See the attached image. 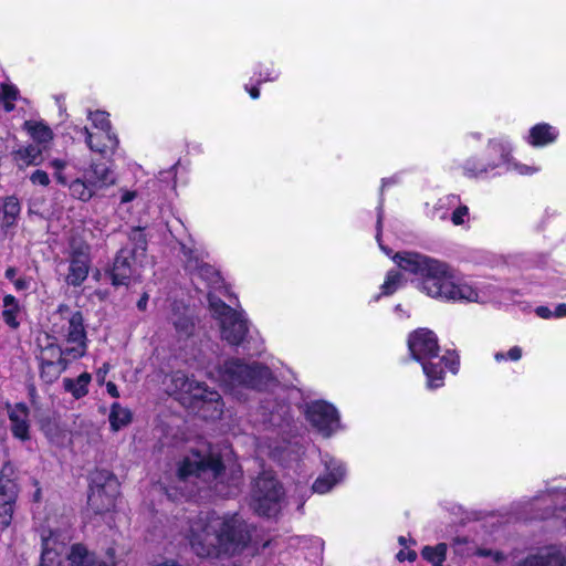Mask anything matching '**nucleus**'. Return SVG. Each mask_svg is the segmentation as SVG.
Masks as SVG:
<instances>
[{"instance_id": "f257e3e1", "label": "nucleus", "mask_w": 566, "mask_h": 566, "mask_svg": "<svg viewBox=\"0 0 566 566\" xmlns=\"http://www.w3.org/2000/svg\"><path fill=\"white\" fill-rule=\"evenodd\" d=\"M181 535L201 558L234 555L245 548L258 551L259 531L239 514L200 513L181 525Z\"/></svg>"}, {"instance_id": "f03ea898", "label": "nucleus", "mask_w": 566, "mask_h": 566, "mask_svg": "<svg viewBox=\"0 0 566 566\" xmlns=\"http://www.w3.org/2000/svg\"><path fill=\"white\" fill-rule=\"evenodd\" d=\"M392 260L399 269L415 276L413 282L419 291L432 298L478 303L489 298L440 260L411 251L396 253Z\"/></svg>"}, {"instance_id": "7ed1b4c3", "label": "nucleus", "mask_w": 566, "mask_h": 566, "mask_svg": "<svg viewBox=\"0 0 566 566\" xmlns=\"http://www.w3.org/2000/svg\"><path fill=\"white\" fill-rule=\"evenodd\" d=\"M240 468L233 467L227 473L220 459L212 453L198 451L186 455L178 464L176 483L166 488V494L172 501L190 494L187 484L208 488L221 496H231L239 491L241 481Z\"/></svg>"}, {"instance_id": "20e7f679", "label": "nucleus", "mask_w": 566, "mask_h": 566, "mask_svg": "<svg viewBox=\"0 0 566 566\" xmlns=\"http://www.w3.org/2000/svg\"><path fill=\"white\" fill-rule=\"evenodd\" d=\"M52 332L60 337L62 346L49 335L40 338L39 363L72 361L83 357L87 350V338L81 312H73L66 305H60L52 315Z\"/></svg>"}, {"instance_id": "39448f33", "label": "nucleus", "mask_w": 566, "mask_h": 566, "mask_svg": "<svg viewBox=\"0 0 566 566\" xmlns=\"http://www.w3.org/2000/svg\"><path fill=\"white\" fill-rule=\"evenodd\" d=\"M408 348L412 358L419 361L427 377V386L436 389L443 386L444 368L457 374L459 369V355L447 352L439 356V344L436 334L428 328H419L408 337Z\"/></svg>"}, {"instance_id": "423d86ee", "label": "nucleus", "mask_w": 566, "mask_h": 566, "mask_svg": "<svg viewBox=\"0 0 566 566\" xmlns=\"http://www.w3.org/2000/svg\"><path fill=\"white\" fill-rule=\"evenodd\" d=\"M167 390L185 406L196 409L205 419H219L223 412L220 395L206 385L189 379L185 373L176 371L169 377Z\"/></svg>"}, {"instance_id": "0eeeda50", "label": "nucleus", "mask_w": 566, "mask_h": 566, "mask_svg": "<svg viewBox=\"0 0 566 566\" xmlns=\"http://www.w3.org/2000/svg\"><path fill=\"white\" fill-rule=\"evenodd\" d=\"M42 543L41 566H64L66 546L74 538L72 517L53 513L38 527Z\"/></svg>"}, {"instance_id": "6e6552de", "label": "nucleus", "mask_w": 566, "mask_h": 566, "mask_svg": "<svg viewBox=\"0 0 566 566\" xmlns=\"http://www.w3.org/2000/svg\"><path fill=\"white\" fill-rule=\"evenodd\" d=\"M211 376L238 399H242L241 389L260 388L272 377L271 370L258 363L243 364L239 359H229L216 369Z\"/></svg>"}, {"instance_id": "1a4fd4ad", "label": "nucleus", "mask_w": 566, "mask_h": 566, "mask_svg": "<svg viewBox=\"0 0 566 566\" xmlns=\"http://www.w3.org/2000/svg\"><path fill=\"white\" fill-rule=\"evenodd\" d=\"M208 300L211 315L219 322L221 338L230 345H240L249 331L244 313L231 308L211 294Z\"/></svg>"}, {"instance_id": "9d476101", "label": "nucleus", "mask_w": 566, "mask_h": 566, "mask_svg": "<svg viewBox=\"0 0 566 566\" xmlns=\"http://www.w3.org/2000/svg\"><path fill=\"white\" fill-rule=\"evenodd\" d=\"M282 500V486L271 473H263L255 480L251 505L259 515H276L281 510Z\"/></svg>"}, {"instance_id": "9b49d317", "label": "nucleus", "mask_w": 566, "mask_h": 566, "mask_svg": "<svg viewBox=\"0 0 566 566\" xmlns=\"http://www.w3.org/2000/svg\"><path fill=\"white\" fill-rule=\"evenodd\" d=\"M108 116V113L103 111L88 112L87 115L93 127L97 132L105 134L106 143L96 140L94 132L90 130L87 127L81 128V133L85 136V144L88 149L106 158L113 156L119 146V139L112 129Z\"/></svg>"}, {"instance_id": "f8f14e48", "label": "nucleus", "mask_w": 566, "mask_h": 566, "mask_svg": "<svg viewBox=\"0 0 566 566\" xmlns=\"http://www.w3.org/2000/svg\"><path fill=\"white\" fill-rule=\"evenodd\" d=\"M118 495V482L107 471L96 472L92 476L88 506L96 514L111 512Z\"/></svg>"}, {"instance_id": "ddd939ff", "label": "nucleus", "mask_w": 566, "mask_h": 566, "mask_svg": "<svg viewBox=\"0 0 566 566\" xmlns=\"http://www.w3.org/2000/svg\"><path fill=\"white\" fill-rule=\"evenodd\" d=\"M305 415L312 427L325 438L333 436L342 428L337 409L326 401L310 402Z\"/></svg>"}, {"instance_id": "4468645a", "label": "nucleus", "mask_w": 566, "mask_h": 566, "mask_svg": "<svg viewBox=\"0 0 566 566\" xmlns=\"http://www.w3.org/2000/svg\"><path fill=\"white\" fill-rule=\"evenodd\" d=\"M181 251L186 258V268L193 276L207 281L208 285L219 282L220 276L217 270L203 261V251L186 245H182Z\"/></svg>"}, {"instance_id": "2eb2a0df", "label": "nucleus", "mask_w": 566, "mask_h": 566, "mask_svg": "<svg viewBox=\"0 0 566 566\" xmlns=\"http://www.w3.org/2000/svg\"><path fill=\"white\" fill-rule=\"evenodd\" d=\"M322 461L325 472L321 474L313 483V491L318 494L329 492L336 484L343 481L346 470L343 463L329 454H324Z\"/></svg>"}, {"instance_id": "dca6fc26", "label": "nucleus", "mask_w": 566, "mask_h": 566, "mask_svg": "<svg viewBox=\"0 0 566 566\" xmlns=\"http://www.w3.org/2000/svg\"><path fill=\"white\" fill-rule=\"evenodd\" d=\"M90 264V247L82 244L73 248L66 282L73 286L81 285L88 275Z\"/></svg>"}, {"instance_id": "f3484780", "label": "nucleus", "mask_w": 566, "mask_h": 566, "mask_svg": "<svg viewBox=\"0 0 566 566\" xmlns=\"http://www.w3.org/2000/svg\"><path fill=\"white\" fill-rule=\"evenodd\" d=\"M134 253L127 249H122L114 261L111 276L114 285H124L128 283V280L134 275L136 269L134 266L135 261Z\"/></svg>"}, {"instance_id": "a211bd4d", "label": "nucleus", "mask_w": 566, "mask_h": 566, "mask_svg": "<svg viewBox=\"0 0 566 566\" xmlns=\"http://www.w3.org/2000/svg\"><path fill=\"white\" fill-rule=\"evenodd\" d=\"M23 129L43 150H46L54 139V133L51 127L43 120L29 119L23 123Z\"/></svg>"}, {"instance_id": "6ab92c4d", "label": "nucleus", "mask_w": 566, "mask_h": 566, "mask_svg": "<svg viewBox=\"0 0 566 566\" xmlns=\"http://www.w3.org/2000/svg\"><path fill=\"white\" fill-rule=\"evenodd\" d=\"M84 175L96 191L108 188L116 182L114 171L105 164L91 163Z\"/></svg>"}, {"instance_id": "aec40b11", "label": "nucleus", "mask_w": 566, "mask_h": 566, "mask_svg": "<svg viewBox=\"0 0 566 566\" xmlns=\"http://www.w3.org/2000/svg\"><path fill=\"white\" fill-rule=\"evenodd\" d=\"M9 419L13 436L22 441L29 440V409L23 403H17L9 409Z\"/></svg>"}, {"instance_id": "412c9836", "label": "nucleus", "mask_w": 566, "mask_h": 566, "mask_svg": "<svg viewBox=\"0 0 566 566\" xmlns=\"http://www.w3.org/2000/svg\"><path fill=\"white\" fill-rule=\"evenodd\" d=\"M69 566H107L106 560L96 563L95 554L82 543H74L66 552Z\"/></svg>"}, {"instance_id": "4be33fe9", "label": "nucleus", "mask_w": 566, "mask_h": 566, "mask_svg": "<svg viewBox=\"0 0 566 566\" xmlns=\"http://www.w3.org/2000/svg\"><path fill=\"white\" fill-rule=\"evenodd\" d=\"M523 566H566V556L559 548L547 547L528 556Z\"/></svg>"}, {"instance_id": "5701e85b", "label": "nucleus", "mask_w": 566, "mask_h": 566, "mask_svg": "<svg viewBox=\"0 0 566 566\" xmlns=\"http://www.w3.org/2000/svg\"><path fill=\"white\" fill-rule=\"evenodd\" d=\"M44 150L34 144H28L19 147L12 153L13 160L20 167L40 165L43 160L42 153Z\"/></svg>"}, {"instance_id": "b1692460", "label": "nucleus", "mask_w": 566, "mask_h": 566, "mask_svg": "<svg viewBox=\"0 0 566 566\" xmlns=\"http://www.w3.org/2000/svg\"><path fill=\"white\" fill-rule=\"evenodd\" d=\"M48 167L53 170V177L59 185H69L70 179L74 176L71 170L76 168L69 158H51L48 161Z\"/></svg>"}, {"instance_id": "393cba45", "label": "nucleus", "mask_w": 566, "mask_h": 566, "mask_svg": "<svg viewBox=\"0 0 566 566\" xmlns=\"http://www.w3.org/2000/svg\"><path fill=\"white\" fill-rule=\"evenodd\" d=\"M556 138L557 130L553 126L546 123H542L531 128L528 135V143L532 146L542 147L555 142Z\"/></svg>"}, {"instance_id": "a878e982", "label": "nucleus", "mask_w": 566, "mask_h": 566, "mask_svg": "<svg viewBox=\"0 0 566 566\" xmlns=\"http://www.w3.org/2000/svg\"><path fill=\"white\" fill-rule=\"evenodd\" d=\"M91 380V374L82 373L77 378H64L63 388L75 399H81L88 394V385Z\"/></svg>"}, {"instance_id": "bb28decb", "label": "nucleus", "mask_w": 566, "mask_h": 566, "mask_svg": "<svg viewBox=\"0 0 566 566\" xmlns=\"http://www.w3.org/2000/svg\"><path fill=\"white\" fill-rule=\"evenodd\" d=\"M66 186L74 198L84 202L91 200L96 192L85 175L84 178L70 179L69 185Z\"/></svg>"}, {"instance_id": "cd10ccee", "label": "nucleus", "mask_w": 566, "mask_h": 566, "mask_svg": "<svg viewBox=\"0 0 566 566\" xmlns=\"http://www.w3.org/2000/svg\"><path fill=\"white\" fill-rule=\"evenodd\" d=\"M405 280L402 274L397 270H390L387 272L384 283L380 286V294L375 296V301H378L380 296L392 295L396 291L403 286Z\"/></svg>"}, {"instance_id": "c85d7f7f", "label": "nucleus", "mask_w": 566, "mask_h": 566, "mask_svg": "<svg viewBox=\"0 0 566 566\" xmlns=\"http://www.w3.org/2000/svg\"><path fill=\"white\" fill-rule=\"evenodd\" d=\"M20 213V203L17 198L8 197L2 207L1 227L8 229L15 224Z\"/></svg>"}, {"instance_id": "c756f323", "label": "nucleus", "mask_w": 566, "mask_h": 566, "mask_svg": "<svg viewBox=\"0 0 566 566\" xmlns=\"http://www.w3.org/2000/svg\"><path fill=\"white\" fill-rule=\"evenodd\" d=\"M171 323L176 329L178 337L187 338L192 335L195 324L192 318L186 313L175 312L171 316Z\"/></svg>"}, {"instance_id": "7c9ffc66", "label": "nucleus", "mask_w": 566, "mask_h": 566, "mask_svg": "<svg viewBox=\"0 0 566 566\" xmlns=\"http://www.w3.org/2000/svg\"><path fill=\"white\" fill-rule=\"evenodd\" d=\"M70 363L71 361H55L40 364V376L45 382L52 384L66 370Z\"/></svg>"}, {"instance_id": "2f4dec72", "label": "nucleus", "mask_w": 566, "mask_h": 566, "mask_svg": "<svg viewBox=\"0 0 566 566\" xmlns=\"http://www.w3.org/2000/svg\"><path fill=\"white\" fill-rule=\"evenodd\" d=\"M132 420V413L128 409L123 408L119 403L112 405L109 413V424L114 431L120 430Z\"/></svg>"}, {"instance_id": "473e14b6", "label": "nucleus", "mask_w": 566, "mask_h": 566, "mask_svg": "<svg viewBox=\"0 0 566 566\" xmlns=\"http://www.w3.org/2000/svg\"><path fill=\"white\" fill-rule=\"evenodd\" d=\"M19 312L20 307L15 297L12 295H6L3 298L2 317L4 322L12 328H17L19 326Z\"/></svg>"}, {"instance_id": "72a5a7b5", "label": "nucleus", "mask_w": 566, "mask_h": 566, "mask_svg": "<svg viewBox=\"0 0 566 566\" xmlns=\"http://www.w3.org/2000/svg\"><path fill=\"white\" fill-rule=\"evenodd\" d=\"M421 555L433 566H442L446 560L447 545L444 543H440L436 546H424Z\"/></svg>"}, {"instance_id": "f704fd0d", "label": "nucleus", "mask_w": 566, "mask_h": 566, "mask_svg": "<svg viewBox=\"0 0 566 566\" xmlns=\"http://www.w3.org/2000/svg\"><path fill=\"white\" fill-rule=\"evenodd\" d=\"M19 90L13 84L3 83L0 86V103L6 112L14 108V102L18 99Z\"/></svg>"}, {"instance_id": "c9c22d12", "label": "nucleus", "mask_w": 566, "mask_h": 566, "mask_svg": "<svg viewBox=\"0 0 566 566\" xmlns=\"http://www.w3.org/2000/svg\"><path fill=\"white\" fill-rule=\"evenodd\" d=\"M460 202V198L455 195H447L440 198L434 206V213L437 217L444 221L448 219V211L454 209Z\"/></svg>"}, {"instance_id": "e433bc0d", "label": "nucleus", "mask_w": 566, "mask_h": 566, "mask_svg": "<svg viewBox=\"0 0 566 566\" xmlns=\"http://www.w3.org/2000/svg\"><path fill=\"white\" fill-rule=\"evenodd\" d=\"M287 448V443L285 441L275 442V444L268 443L265 440L260 441L258 444L259 452L261 454H268L277 460H284V452Z\"/></svg>"}, {"instance_id": "4c0bfd02", "label": "nucleus", "mask_w": 566, "mask_h": 566, "mask_svg": "<svg viewBox=\"0 0 566 566\" xmlns=\"http://www.w3.org/2000/svg\"><path fill=\"white\" fill-rule=\"evenodd\" d=\"M502 158H503L504 164H506L507 170L513 169V170L517 171L520 175H531L538 170V168L533 167V166L512 163L511 158H509V155H503Z\"/></svg>"}, {"instance_id": "58836bf2", "label": "nucleus", "mask_w": 566, "mask_h": 566, "mask_svg": "<svg viewBox=\"0 0 566 566\" xmlns=\"http://www.w3.org/2000/svg\"><path fill=\"white\" fill-rule=\"evenodd\" d=\"M469 220V208L465 205L459 202L453 209L451 214V221L454 226H462Z\"/></svg>"}, {"instance_id": "ea45409f", "label": "nucleus", "mask_w": 566, "mask_h": 566, "mask_svg": "<svg viewBox=\"0 0 566 566\" xmlns=\"http://www.w3.org/2000/svg\"><path fill=\"white\" fill-rule=\"evenodd\" d=\"M107 566H127L124 553H118L115 547H109L106 551Z\"/></svg>"}, {"instance_id": "a19ab883", "label": "nucleus", "mask_w": 566, "mask_h": 566, "mask_svg": "<svg viewBox=\"0 0 566 566\" xmlns=\"http://www.w3.org/2000/svg\"><path fill=\"white\" fill-rule=\"evenodd\" d=\"M462 544H468V541L465 538H457L454 541L455 551L459 554H463V555L478 554V555H481V556H486V555L490 554V552L486 551V549H475V547L462 548L461 547Z\"/></svg>"}, {"instance_id": "79ce46f5", "label": "nucleus", "mask_w": 566, "mask_h": 566, "mask_svg": "<svg viewBox=\"0 0 566 566\" xmlns=\"http://www.w3.org/2000/svg\"><path fill=\"white\" fill-rule=\"evenodd\" d=\"M30 180L33 185H40L46 187L50 185V177L46 171L38 169L30 176Z\"/></svg>"}, {"instance_id": "37998d69", "label": "nucleus", "mask_w": 566, "mask_h": 566, "mask_svg": "<svg viewBox=\"0 0 566 566\" xmlns=\"http://www.w3.org/2000/svg\"><path fill=\"white\" fill-rule=\"evenodd\" d=\"M280 72L274 67H266L264 72H260L256 78V84L272 82L277 80Z\"/></svg>"}, {"instance_id": "c03bdc74", "label": "nucleus", "mask_w": 566, "mask_h": 566, "mask_svg": "<svg viewBox=\"0 0 566 566\" xmlns=\"http://www.w3.org/2000/svg\"><path fill=\"white\" fill-rule=\"evenodd\" d=\"M12 284L14 285V289L18 292L28 291L32 286V279L31 277H24V276L23 277H18L17 280L13 281Z\"/></svg>"}, {"instance_id": "a18cd8bd", "label": "nucleus", "mask_w": 566, "mask_h": 566, "mask_svg": "<svg viewBox=\"0 0 566 566\" xmlns=\"http://www.w3.org/2000/svg\"><path fill=\"white\" fill-rule=\"evenodd\" d=\"M381 223H382V211H381V208H379L378 210V217H377V234H376V239L378 241V244L380 247V249L387 254V255H390V250H388L386 247H384L381 244V241H380V237H381Z\"/></svg>"}, {"instance_id": "49530a36", "label": "nucleus", "mask_w": 566, "mask_h": 566, "mask_svg": "<svg viewBox=\"0 0 566 566\" xmlns=\"http://www.w3.org/2000/svg\"><path fill=\"white\" fill-rule=\"evenodd\" d=\"M132 239L137 241V250H140V254H144L146 250V240L140 230H134L132 233Z\"/></svg>"}, {"instance_id": "de8ad7c7", "label": "nucleus", "mask_w": 566, "mask_h": 566, "mask_svg": "<svg viewBox=\"0 0 566 566\" xmlns=\"http://www.w3.org/2000/svg\"><path fill=\"white\" fill-rule=\"evenodd\" d=\"M521 356H522V349L520 347L515 346V347H512L507 352L506 356L497 354V360L499 359H504V358H507V359H511V360H518L521 358Z\"/></svg>"}, {"instance_id": "09e8293b", "label": "nucleus", "mask_w": 566, "mask_h": 566, "mask_svg": "<svg viewBox=\"0 0 566 566\" xmlns=\"http://www.w3.org/2000/svg\"><path fill=\"white\" fill-rule=\"evenodd\" d=\"M136 198V191L123 190L120 196V203H128Z\"/></svg>"}, {"instance_id": "8fccbe9b", "label": "nucleus", "mask_w": 566, "mask_h": 566, "mask_svg": "<svg viewBox=\"0 0 566 566\" xmlns=\"http://www.w3.org/2000/svg\"><path fill=\"white\" fill-rule=\"evenodd\" d=\"M536 313L539 317H543V318H549V317L554 316V313L548 307H545V306L537 307Z\"/></svg>"}, {"instance_id": "3c124183", "label": "nucleus", "mask_w": 566, "mask_h": 566, "mask_svg": "<svg viewBox=\"0 0 566 566\" xmlns=\"http://www.w3.org/2000/svg\"><path fill=\"white\" fill-rule=\"evenodd\" d=\"M106 390L107 392L113 397V398H118L119 397V391L117 389V386L112 382V381H108L106 384Z\"/></svg>"}, {"instance_id": "603ef678", "label": "nucleus", "mask_w": 566, "mask_h": 566, "mask_svg": "<svg viewBox=\"0 0 566 566\" xmlns=\"http://www.w3.org/2000/svg\"><path fill=\"white\" fill-rule=\"evenodd\" d=\"M554 316H556V317H565L566 316V304H559L555 308Z\"/></svg>"}, {"instance_id": "864d4df0", "label": "nucleus", "mask_w": 566, "mask_h": 566, "mask_svg": "<svg viewBox=\"0 0 566 566\" xmlns=\"http://www.w3.org/2000/svg\"><path fill=\"white\" fill-rule=\"evenodd\" d=\"M6 277L10 280L12 283L17 280V270L14 268H8L4 273Z\"/></svg>"}, {"instance_id": "5fc2aeb1", "label": "nucleus", "mask_w": 566, "mask_h": 566, "mask_svg": "<svg viewBox=\"0 0 566 566\" xmlns=\"http://www.w3.org/2000/svg\"><path fill=\"white\" fill-rule=\"evenodd\" d=\"M281 415L271 413L268 422L272 426H280Z\"/></svg>"}, {"instance_id": "6e6d98bb", "label": "nucleus", "mask_w": 566, "mask_h": 566, "mask_svg": "<svg viewBox=\"0 0 566 566\" xmlns=\"http://www.w3.org/2000/svg\"><path fill=\"white\" fill-rule=\"evenodd\" d=\"M245 90L249 92L250 96L253 98V99H256L259 98L260 96V91L256 86H253L251 88H248V86H245Z\"/></svg>"}, {"instance_id": "4d7b16f0", "label": "nucleus", "mask_w": 566, "mask_h": 566, "mask_svg": "<svg viewBox=\"0 0 566 566\" xmlns=\"http://www.w3.org/2000/svg\"><path fill=\"white\" fill-rule=\"evenodd\" d=\"M147 302H148V295L144 294L137 303L138 308L144 311L147 306Z\"/></svg>"}, {"instance_id": "13d9d810", "label": "nucleus", "mask_w": 566, "mask_h": 566, "mask_svg": "<svg viewBox=\"0 0 566 566\" xmlns=\"http://www.w3.org/2000/svg\"><path fill=\"white\" fill-rule=\"evenodd\" d=\"M157 566H180V565L177 564L175 560L167 559V560H164L163 563H159Z\"/></svg>"}, {"instance_id": "bf43d9fd", "label": "nucleus", "mask_w": 566, "mask_h": 566, "mask_svg": "<svg viewBox=\"0 0 566 566\" xmlns=\"http://www.w3.org/2000/svg\"><path fill=\"white\" fill-rule=\"evenodd\" d=\"M94 135L96 137V140H98L99 143H106L105 134H103L102 132H94Z\"/></svg>"}, {"instance_id": "052dcab7", "label": "nucleus", "mask_w": 566, "mask_h": 566, "mask_svg": "<svg viewBox=\"0 0 566 566\" xmlns=\"http://www.w3.org/2000/svg\"><path fill=\"white\" fill-rule=\"evenodd\" d=\"M107 371H108V366L105 364V365L103 366V368H101V369L98 370L97 376H98V377L101 376V377H102V379H104V377H105V375H106V373H107Z\"/></svg>"}, {"instance_id": "680f3d73", "label": "nucleus", "mask_w": 566, "mask_h": 566, "mask_svg": "<svg viewBox=\"0 0 566 566\" xmlns=\"http://www.w3.org/2000/svg\"><path fill=\"white\" fill-rule=\"evenodd\" d=\"M406 556L409 560H415L417 555L415 552H409Z\"/></svg>"}, {"instance_id": "e2e57ef3", "label": "nucleus", "mask_w": 566, "mask_h": 566, "mask_svg": "<svg viewBox=\"0 0 566 566\" xmlns=\"http://www.w3.org/2000/svg\"><path fill=\"white\" fill-rule=\"evenodd\" d=\"M397 557L399 560H405L407 558V556L405 555V553L402 551L398 553Z\"/></svg>"}, {"instance_id": "0e129e2a", "label": "nucleus", "mask_w": 566, "mask_h": 566, "mask_svg": "<svg viewBox=\"0 0 566 566\" xmlns=\"http://www.w3.org/2000/svg\"><path fill=\"white\" fill-rule=\"evenodd\" d=\"M399 314H402V315H406V317H409V314H406V312H403L402 310L401 311H398Z\"/></svg>"}, {"instance_id": "69168bd1", "label": "nucleus", "mask_w": 566, "mask_h": 566, "mask_svg": "<svg viewBox=\"0 0 566 566\" xmlns=\"http://www.w3.org/2000/svg\"><path fill=\"white\" fill-rule=\"evenodd\" d=\"M399 314H402V315H406V317H409V314H406V312H403L402 310L401 311H398Z\"/></svg>"}, {"instance_id": "338daca9", "label": "nucleus", "mask_w": 566, "mask_h": 566, "mask_svg": "<svg viewBox=\"0 0 566 566\" xmlns=\"http://www.w3.org/2000/svg\"><path fill=\"white\" fill-rule=\"evenodd\" d=\"M399 314H402V315H406V317H409V314H406V312H403L402 310L401 311H398Z\"/></svg>"}, {"instance_id": "774afa93", "label": "nucleus", "mask_w": 566, "mask_h": 566, "mask_svg": "<svg viewBox=\"0 0 566 566\" xmlns=\"http://www.w3.org/2000/svg\"><path fill=\"white\" fill-rule=\"evenodd\" d=\"M386 186H387V181H386V180H384V181H382V186H381V190H382Z\"/></svg>"}]
</instances>
